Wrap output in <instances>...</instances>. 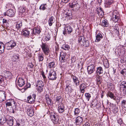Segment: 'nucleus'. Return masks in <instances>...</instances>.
Segmentation results:
<instances>
[{"mask_svg": "<svg viewBox=\"0 0 126 126\" xmlns=\"http://www.w3.org/2000/svg\"><path fill=\"white\" fill-rule=\"evenodd\" d=\"M112 3L113 2L112 1L108 0L106 2V5H107V6L108 7V6H109L110 5H111Z\"/></svg>", "mask_w": 126, "mask_h": 126, "instance_id": "obj_46", "label": "nucleus"}, {"mask_svg": "<svg viewBox=\"0 0 126 126\" xmlns=\"http://www.w3.org/2000/svg\"><path fill=\"white\" fill-rule=\"evenodd\" d=\"M45 82H46L47 81V80L46 79V78L45 76V75H42Z\"/></svg>", "mask_w": 126, "mask_h": 126, "instance_id": "obj_57", "label": "nucleus"}, {"mask_svg": "<svg viewBox=\"0 0 126 126\" xmlns=\"http://www.w3.org/2000/svg\"><path fill=\"white\" fill-rule=\"evenodd\" d=\"M22 21H21L16 22V23L15 26L16 30H20L22 29Z\"/></svg>", "mask_w": 126, "mask_h": 126, "instance_id": "obj_14", "label": "nucleus"}, {"mask_svg": "<svg viewBox=\"0 0 126 126\" xmlns=\"http://www.w3.org/2000/svg\"><path fill=\"white\" fill-rule=\"evenodd\" d=\"M28 66L29 68H32L34 66V65L32 63H29L28 64Z\"/></svg>", "mask_w": 126, "mask_h": 126, "instance_id": "obj_52", "label": "nucleus"}, {"mask_svg": "<svg viewBox=\"0 0 126 126\" xmlns=\"http://www.w3.org/2000/svg\"><path fill=\"white\" fill-rule=\"evenodd\" d=\"M121 84L122 85L124 86V89H126V82L125 81H123L121 83Z\"/></svg>", "mask_w": 126, "mask_h": 126, "instance_id": "obj_51", "label": "nucleus"}, {"mask_svg": "<svg viewBox=\"0 0 126 126\" xmlns=\"http://www.w3.org/2000/svg\"><path fill=\"white\" fill-rule=\"evenodd\" d=\"M55 64L54 62H52L49 63L48 65V66L50 69H53L55 67Z\"/></svg>", "mask_w": 126, "mask_h": 126, "instance_id": "obj_37", "label": "nucleus"}, {"mask_svg": "<svg viewBox=\"0 0 126 126\" xmlns=\"http://www.w3.org/2000/svg\"><path fill=\"white\" fill-rule=\"evenodd\" d=\"M46 4H42L39 7L40 9H42L43 10H44L46 9Z\"/></svg>", "mask_w": 126, "mask_h": 126, "instance_id": "obj_44", "label": "nucleus"}, {"mask_svg": "<svg viewBox=\"0 0 126 126\" xmlns=\"http://www.w3.org/2000/svg\"><path fill=\"white\" fill-rule=\"evenodd\" d=\"M48 75V78L49 80H55L57 78L56 72L53 70H51L50 71Z\"/></svg>", "mask_w": 126, "mask_h": 126, "instance_id": "obj_3", "label": "nucleus"}, {"mask_svg": "<svg viewBox=\"0 0 126 126\" xmlns=\"http://www.w3.org/2000/svg\"><path fill=\"white\" fill-rule=\"evenodd\" d=\"M6 14L8 16H12L14 15V11L12 9H9L6 12Z\"/></svg>", "mask_w": 126, "mask_h": 126, "instance_id": "obj_28", "label": "nucleus"}, {"mask_svg": "<svg viewBox=\"0 0 126 126\" xmlns=\"http://www.w3.org/2000/svg\"><path fill=\"white\" fill-rule=\"evenodd\" d=\"M16 42L13 40H11L5 44L7 49H11L16 46Z\"/></svg>", "mask_w": 126, "mask_h": 126, "instance_id": "obj_4", "label": "nucleus"}, {"mask_svg": "<svg viewBox=\"0 0 126 126\" xmlns=\"http://www.w3.org/2000/svg\"><path fill=\"white\" fill-rule=\"evenodd\" d=\"M19 57L18 55H14L12 58V60L16 62H18L19 61Z\"/></svg>", "mask_w": 126, "mask_h": 126, "instance_id": "obj_34", "label": "nucleus"}, {"mask_svg": "<svg viewBox=\"0 0 126 126\" xmlns=\"http://www.w3.org/2000/svg\"><path fill=\"white\" fill-rule=\"evenodd\" d=\"M41 31L38 28L35 27L33 29H31V34L33 35V34H39L40 32Z\"/></svg>", "mask_w": 126, "mask_h": 126, "instance_id": "obj_16", "label": "nucleus"}, {"mask_svg": "<svg viewBox=\"0 0 126 126\" xmlns=\"http://www.w3.org/2000/svg\"><path fill=\"white\" fill-rule=\"evenodd\" d=\"M25 84V81L22 78H19L18 81V84L20 87L23 86Z\"/></svg>", "mask_w": 126, "mask_h": 126, "instance_id": "obj_20", "label": "nucleus"}, {"mask_svg": "<svg viewBox=\"0 0 126 126\" xmlns=\"http://www.w3.org/2000/svg\"><path fill=\"white\" fill-rule=\"evenodd\" d=\"M43 87H37V91L41 93L43 91Z\"/></svg>", "mask_w": 126, "mask_h": 126, "instance_id": "obj_48", "label": "nucleus"}, {"mask_svg": "<svg viewBox=\"0 0 126 126\" xmlns=\"http://www.w3.org/2000/svg\"><path fill=\"white\" fill-rule=\"evenodd\" d=\"M79 7V5L78 3H76L75 2V6H74V8H75L76 9H77V8H78Z\"/></svg>", "mask_w": 126, "mask_h": 126, "instance_id": "obj_54", "label": "nucleus"}, {"mask_svg": "<svg viewBox=\"0 0 126 126\" xmlns=\"http://www.w3.org/2000/svg\"><path fill=\"white\" fill-rule=\"evenodd\" d=\"M19 16L20 17H22L23 15V13L25 12L26 8L25 7H20L19 8Z\"/></svg>", "mask_w": 126, "mask_h": 126, "instance_id": "obj_21", "label": "nucleus"}, {"mask_svg": "<svg viewBox=\"0 0 126 126\" xmlns=\"http://www.w3.org/2000/svg\"><path fill=\"white\" fill-rule=\"evenodd\" d=\"M10 99L8 100L7 102H14V100L12 99H11V101H10Z\"/></svg>", "mask_w": 126, "mask_h": 126, "instance_id": "obj_59", "label": "nucleus"}, {"mask_svg": "<svg viewBox=\"0 0 126 126\" xmlns=\"http://www.w3.org/2000/svg\"><path fill=\"white\" fill-rule=\"evenodd\" d=\"M55 18L53 16H51L50 17L48 21L49 26H52L53 24L55 22Z\"/></svg>", "mask_w": 126, "mask_h": 126, "instance_id": "obj_22", "label": "nucleus"}, {"mask_svg": "<svg viewBox=\"0 0 126 126\" xmlns=\"http://www.w3.org/2000/svg\"><path fill=\"white\" fill-rule=\"evenodd\" d=\"M101 78L100 76L99 75L96 76V81L97 84H99L101 83Z\"/></svg>", "mask_w": 126, "mask_h": 126, "instance_id": "obj_38", "label": "nucleus"}, {"mask_svg": "<svg viewBox=\"0 0 126 126\" xmlns=\"http://www.w3.org/2000/svg\"><path fill=\"white\" fill-rule=\"evenodd\" d=\"M4 47L3 43L0 42V53H2L4 51Z\"/></svg>", "mask_w": 126, "mask_h": 126, "instance_id": "obj_32", "label": "nucleus"}, {"mask_svg": "<svg viewBox=\"0 0 126 126\" xmlns=\"http://www.w3.org/2000/svg\"><path fill=\"white\" fill-rule=\"evenodd\" d=\"M66 54L63 52L61 53L59 59L61 63H64L66 62Z\"/></svg>", "mask_w": 126, "mask_h": 126, "instance_id": "obj_10", "label": "nucleus"}, {"mask_svg": "<svg viewBox=\"0 0 126 126\" xmlns=\"http://www.w3.org/2000/svg\"><path fill=\"white\" fill-rule=\"evenodd\" d=\"M123 92L124 94H126V89H125L123 90Z\"/></svg>", "mask_w": 126, "mask_h": 126, "instance_id": "obj_64", "label": "nucleus"}, {"mask_svg": "<svg viewBox=\"0 0 126 126\" xmlns=\"http://www.w3.org/2000/svg\"><path fill=\"white\" fill-rule=\"evenodd\" d=\"M44 56V55L43 53H41L38 54V58L39 62L42 61L43 60Z\"/></svg>", "mask_w": 126, "mask_h": 126, "instance_id": "obj_33", "label": "nucleus"}, {"mask_svg": "<svg viewBox=\"0 0 126 126\" xmlns=\"http://www.w3.org/2000/svg\"><path fill=\"white\" fill-rule=\"evenodd\" d=\"M95 66L94 64H91L87 66V72L89 74L92 75V74L95 70Z\"/></svg>", "mask_w": 126, "mask_h": 126, "instance_id": "obj_7", "label": "nucleus"}, {"mask_svg": "<svg viewBox=\"0 0 126 126\" xmlns=\"http://www.w3.org/2000/svg\"><path fill=\"white\" fill-rule=\"evenodd\" d=\"M83 126H90V124L88 123H86Z\"/></svg>", "mask_w": 126, "mask_h": 126, "instance_id": "obj_58", "label": "nucleus"}, {"mask_svg": "<svg viewBox=\"0 0 126 126\" xmlns=\"http://www.w3.org/2000/svg\"><path fill=\"white\" fill-rule=\"evenodd\" d=\"M63 100V98L61 96H58L56 98V101L58 102H62Z\"/></svg>", "mask_w": 126, "mask_h": 126, "instance_id": "obj_43", "label": "nucleus"}, {"mask_svg": "<svg viewBox=\"0 0 126 126\" xmlns=\"http://www.w3.org/2000/svg\"><path fill=\"white\" fill-rule=\"evenodd\" d=\"M83 119L82 117L78 116L75 119V123L76 126H80L83 123Z\"/></svg>", "mask_w": 126, "mask_h": 126, "instance_id": "obj_8", "label": "nucleus"}, {"mask_svg": "<svg viewBox=\"0 0 126 126\" xmlns=\"http://www.w3.org/2000/svg\"><path fill=\"white\" fill-rule=\"evenodd\" d=\"M118 123L120 125H121L122 123V121L121 119H120L117 120Z\"/></svg>", "mask_w": 126, "mask_h": 126, "instance_id": "obj_56", "label": "nucleus"}, {"mask_svg": "<svg viewBox=\"0 0 126 126\" xmlns=\"http://www.w3.org/2000/svg\"><path fill=\"white\" fill-rule=\"evenodd\" d=\"M50 117L51 121L54 124H57L58 123L59 118L56 113L51 112L50 113Z\"/></svg>", "mask_w": 126, "mask_h": 126, "instance_id": "obj_1", "label": "nucleus"}, {"mask_svg": "<svg viewBox=\"0 0 126 126\" xmlns=\"http://www.w3.org/2000/svg\"><path fill=\"white\" fill-rule=\"evenodd\" d=\"M117 12L116 11H114L112 16V18L113 21L115 23L117 22L118 20H119L120 19L119 15Z\"/></svg>", "mask_w": 126, "mask_h": 126, "instance_id": "obj_6", "label": "nucleus"}, {"mask_svg": "<svg viewBox=\"0 0 126 126\" xmlns=\"http://www.w3.org/2000/svg\"><path fill=\"white\" fill-rule=\"evenodd\" d=\"M14 121L13 118L12 117L9 115H7L5 118H4L0 119L1 122H2V123H4L6 121L8 122V121Z\"/></svg>", "mask_w": 126, "mask_h": 126, "instance_id": "obj_11", "label": "nucleus"}, {"mask_svg": "<svg viewBox=\"0 0 126 126\" xmlns=\"http://www.w3.org/2000/svg\"><path fill=\"white\" fill-rule=\"evenodd\" d=\"M7 122V124L10 126H12L13 125L14 123V121H8Z\"/></svg>", "mask_w": 126, "mask_h": 126, "instance_id": "obj_49", "label": "nucleus"}, {"mask_svg": "<svg viewBox=\"0 0 126 126\" xmlns=\"http://www.w3.org/2000/svg\"><path fill=\"white\" fill-rule=\"evenodd\" d=\"M74 112V115L76 117L78 115L80 112V110L78 108H76L75 109Z\"/></svg>", "mask_w": 126, "mask_h": 126, "instance_id": "obj_39", "label": "nucleus"}, {"mask_svg": "<svg viewBox=\"0 0 126 126\" xmlns=\"http://www.w3.org/2000/svg\"><path fill=\"white\" fill-rule=\"evenodd\" d=\"M108 20L106 19H105L102 20L101 25L105 27H107L108 26Z\"/></svg>", "mask_w": 126, "mask_h": 126, "instance_id": "obj_31", "label": "nucleus"}, {"mask_svg": "<svg viewBox=\"0 0 126 126\" xmlns=\"http://www.w3.org/2000/svg\"><path fill=\"white\" fill-rule=\"evenodd\" d=\"M118 48L119 51H118V54L119 52L121 54H123L125 53L126 51V49L124 46L120 45V46L118 47Z\"/></svg>", "mask_w": 126, "mask_h": 126, "instance_id": "obj_19", "label": "nucleus"}, {"mask_svg": "<svg viewBox=\"0 0 126 126\" xmlns=\"http://www.w3.org/2000/svg\"><path fill=\"white\" fill-rule=\"evenodd\" d=\"M41 47L44 54L45 55H48L50 52L49 47L46 43H42Z\"/></svg>", "mask_w": 126, "mask_h": 126, "instance_id": "obj_2", "label": "nucleus"}, {"mask_svg": "<svg viewBox=\"0 0 126 126\" xmlns=\"http://www.w3.org/2000/svg\"><path fill=\"white\" fill-rule=\"evenodd\" d=\"M85 95L87 100L89 101L91 97L90 94L89 93H86L85 94Z\"/></svg>", "mask_w": 126, "mask_h": 126, "instance_id": "obj_45", "label": "nucleus"}, {"mask_svg": "<svg viewBox=\"0 0 126 126\" xmlns=\"http://www.w3.org/2000/svg\"><path fill=\"white\" fill-rule=\"evenodd\" d=\"M5 93L4 91H0V99H1L0 101H1V100H2V101H3L5 99Z\"/></svg>", "mask_w": 126, "mask_h": 126, "instance_id": "obj_23", "label": "nucleus"}, {"mask_svg": "<svg viewBox=\"0 0 126 126\" xmlns=\"http://www.w3.org/2000/svg\"><path fill=\"white\" fill-rule=\"evenodd\" d=\"M71 77L73 79V81L75 83L76 86L79 85V81L78 78L73 75H72Z\"/></svg>", "mask_w": 126, "mask_h": 126, "instance_id": "obj_24", "label": "nucleus"}, {"mask_svg": "<svg viewBox=\"0 0 126 126\" xmlns=\"http://www.w3.org/2000/svg\"><path fill=\"white\" fill-rule=\"evenodd\" d=\"M85 38L83 36H80L78 38V41L80 43H81V42H82V40H85Z\"/></svg>", "mask_w": 126, "mask_h": 126, "instance_id": "obj_42", "label": "nucleus"}, {"mask_svg": "<svg viewBox=\"0 0 126 126\" xmlns=\"http://www.w3.org/2000/svg\"><path fill=\"white\" fill-rule=\"evenodd\" d=\"M103 72V70L102 67H99L97 68L96 72L97 75H99L102 74Z\"/></svg>", "mask_w": 126, "mask_h": 126, "instance_id": "obj_27", "label": "nucleus"}, {"mask_svg": "<svg viewBox=\"0 0 126 126\" xmlns=\"http://www.w3.org/2000/svg\"><path fill=\"white\" fill-rule=\"evenodd\" d=\"M4 75L6 78L9 79H11L12 75L11 73L9 71H5L4 72Z\"/></svg>", "mask_w": 126, "mask_h": 126, "instance_id": "obj_18", "label": "nucleus"}, {"mask_svg": "<svg viewBox=\"0 0 126 126\" xmlns=\"http://www.w3.org/2000/svg\"><path fill=\"white\" fill-rule=\"evenodd\" d=\"M72 85L69 83L67 84L65 90V93L67 94H70L72 91L73 89Z\"/></svg>", "mask_w": 126, "mask_h": 126, "instance_id": "obj_9", "label": "nucleus"}, {"mask_svg": "<svg viewBox=\"0 0 126 126\" xmlns=\"http://www.w3.org/2000/svg\"><path fill=\"white\" fill-rule=\"evenodd\" d=\"M121 74L125 76H126V69H123L121 72Z\"/></svg>", "mask_w": 126, "mask_h": 126, "instance_id": "obj_47", "label": "nucleus"}, {"mask_svg": "<svg viewBox=\"0 0 126 126\" xmlns=\"http://www.w3.org/2000/svg\"><path fill=\"white\" fill-rule=\"evenodd\" d=\"M62 48L63 49L65 50H68L69 48L70 47L69 46L67 45H63L62 46Z\"/></svg>", "mask_w": 126, "mask_h": 126, "instance_id": "obj_40", "label": "nucleus"}, {"mask_svg": "<svg viewBox=\"0 0 126 126\" xmlns=\"http://www.w3.org/2000/svg\"><path fill=\"white\" fill-rule=\"evenodd\" d=\"M45 100L47 102H51V99L48 94H47L45 95Z\"/></svg>", "mask_w": 126, "mask_h": 126, "instance_id": "obj_41", "label": "nucleus"}, {"mask_svg": "<svg viewBox=\"0 0 126 126\" xmlns=\"http://www.w3.org/2000/svg\"><path fill=\"white\" fill-rule=\"evenodd\" d=\"M73 31V29L70 25H68L65 27L63 31V33L64 35H66L67 34L71 33Z\"/></svg>", "mask_w": 126, "mask_h": 126, "instance_id": "obj_5", "label": "nucleus"}, {"mask_svg": "<svg viewBox=\"0 0 126 126\" xmlns=\"http://www.w3.org/2000/svg\"><path fill=\"white\" fill-rule=\"evenodd\" d=\"M6 105L7 106H11V103H6Z\"/></svg>", "mask_w": 126, "mask_h": 126, "instance_id": "obj_63", "label": "nucleus"}, {"mask_svg": "<svg viewBox=\"0 0 126 126\" xmlns=\"http://www.w3.org/2000/svg\"><path fill=\"white\" fill-rule=\"evenodd\" d=\"M30 32H31V29H26L23 31L22 33L24 36L28 37L29 35Z\"/></svg>", "mask_w": 126, "mask_h": 126, "instance_id": "obj_15", "label": "nucleus"}, {"mask_svg": "<svg viewBox=\"0 0 126 126\" xmlns=\"http://www.w3.org/2000/svg\"><path fill=\"white\" fill-rule=\"evenodd\" d=\"M75 2H74L72 3H69V6L71 8H74L75 6Z\"/></svg>", "mask_w": 126, "mask_h": 126, "instance_id": "obj_50", "label": "nucleus"}, {"mask_svg": "<svg viewBox=\"0 0 126 126\" xmlns=\"http://www.w3.org/2000/svg\"><path fill=\"white\" fill-rule=\"evenodd\" d=\"M81 45H83L85 47H88L89 45V43L88 41L85 38V39L84 40H82V44Z\"/></svg>", "mask_w": 126, "mask_h": 126, "instance_id": "obj_30", "label": "nucleus"}, {"mask_svg": "<svg viewBox=\"0 0 126 126\" xmlns=\"http://www.w3.org/2000/svg\"><path fill=\"white\" fill-rule=\"evenodd\" d=\"M27 113L31 117L33 115V111L32 108L31 107H29L27 110Z\"/></svg>", "mask_w": 126, "mask_h": 126, "instance_id": "obj_26", "label": "nucleus"}, {"mask_svg": "<svg viewBox=\"0 0 126 126\" xmlns=\"http://www.w3.org/2000/svg\"><path fill=\"white\" fill-rule=\"evenodd\" d=\"M96 13L99 16H102L104 12L102 9L101 8H98L96 10Z\"/></svg>", "mask_w": 126, "mask_h": 126, "instance_id": "obj_25", "label": "nucleus"}, {"mask_svg": "<svg viewBox=\"0 0 126 126\" xmlns=\"http://www.w3.org/2000/svg\"><path fill=\"white\" fill-rule=\"evenodd\" d=\"M62 1L64 3H67L68 2L69 0H62Z\"/></svg>", "mask_w": 126, "mask_h": 126, "instance_id": "obj_62", "label": "nucleus"}, {"mask_svg": "<svg viewBox=\"0 0 126 126\" xmlns=\"http://www.w3.org/2000/svg\"><path fill=\"white\" fill-rule=\"evenodd\" d=\"M122 105L125 108H126V103H122Z\"/></svg>", "mask_w": 126, "mask_h": 126, "instance_id": "obj_60", "label": "nucleus"}, {"mask_svg": "<svg viewBox=\"0 0 126 126\" xmlns=\"http://www.w3.org/2000/svg\"><path fill=\"white\" fill-rule=\"evenodd\" d=\"M87 87L86 84L84 83H83L80 84L79 86V90L81 93L83 94L84 91L85 89Z\"/></svg>", "mask_w": 126, "mask_h": 126, "instance_id": "obj_17", "label": "nucleus"}, {"mask_svg": "<svg viewBox=\"0 0 126 126\" xmlns=\"http://www.w3.org/2000/svg\"><path fill=\"white\" fill-rule=\"evenodd\" d=\"M107 96H109L111 98L114 99L115 96L114 95V94L112 92L109 91L108 92L107 94Z\"/></svg>", "mask_w": 126, "mask_h": 126, "instance_id": "obj_36", "label": "nucleus"}, {"mask_svg": "<svg viewBox=\"0 0 126 126\" xmlns=\"http://www.w3.org/2000/svg\"><path fill=\"white\" fill-rule=\"evenodd\" d=\"M2 22L3 23H6L7 22V20L6 19L3 18L2 19Z\"/></svg>", "mask_w": 126, "mask_h": 126, "instance_id": "obj_61", "label": "nucleus"}, {"mask_svg": "<svg viewBox=\"0 0 126 126\" xmlns=\"http://www.w3.org/2000/svg\"><path fill=\"white\" fill-rule=\"evenodd\" d=\"M64 106L63 103H59L58 105V110L60 113H62L64 111Z\"/></svg>", "mask_w": 126, "mask_h": 126, "instance_id": "obj_12", "label": "nucleus"}, {"mask_svg": "<svg viewBox=\"0 0 126 126\" xmlns=\"http://www.w3.org/2000/svg\"><path fill=\"white\" fill-rule=\"evenodd\" d=\"M36 95L34 94H32V96H29L27 97V100L28 102H34L35 99Z\"/></svg>", "mask_w": 126, "mask_h": 126, "instance_id": "obj_13", "label": "nucleus"}, {"mask_svg": "<svg viewBox=\"0 0 126 126\" xmlns=\"http://www.w3.org/2000/svg\"><path fill=\"white\" fill-rule=\"evenodd\" d=\"M50 37L49 35H48L46 36L45 39L47 41H48L50 39Z\"/></svg>", "mask_w": 126, "mask_h": 126, "instance_id": "obj_55", "label": "nucleus"}, {"mask_svg": "<svg viewBox=\"0 0 126 126\" xmlns=\"http://www.w3.org/2000/svg\"><path fill=\"white\" fill-rule=\"evenodd\" d=\"M4 78L2 76H0V83H2L4 81Z\"/></svg>", "mask_w": 126, "mask_h": 126, "instance_id": "obj_53", "label": "nucleus"}, {"mask_svg": "<svg viewBox=\"0 0 126 126\" xmlns=\"http://www.w3.org/2000/svg\"><path fill=\"white\" fill-rule=\"evenodd\" d=\"M37 87H43L44 84L42 81L41 80H37L36 83Z\"/></svg>", "mask_w": 126, "mask_h": 126, "instance_id": "obj_35", "label": "nucleus"}, {"mask_svg": "<svg viewBox=\"0 0 126 126\" xmlns=\"http://www.w3.org/2000/svg\"><path fill=\"white\" fill-rule=\"evenodd\" d=\"M96 42H99L100 41L101 39L102 38L103 36L101 33H98L96 36Z\"/></svg>", "mask_w": 126, "mask_h": 126, "instance_id": "obj_29", "label": "nucleus"}]
</instances>
